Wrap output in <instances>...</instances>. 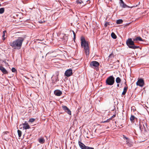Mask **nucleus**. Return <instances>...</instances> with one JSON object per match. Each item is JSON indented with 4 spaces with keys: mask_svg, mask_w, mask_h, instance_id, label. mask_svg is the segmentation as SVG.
I'll use <instances>...</instances> for the list:
<instances>
[{
    "mask_svg": "<svg viewBox=\"0 0 149 149\" xmlns=\"http://www.w3.org/2000/svg\"><path fill=\"white\" fill-rule=\"evenodd\" d=\"M24 39L22 37H19L18 38L12 42H11L10 46L15 49H19L21 48Z\"/></svg>",
    "mask_w": 149,
    "mask_h": 149,
    "instance_id": "nucleus-1",
    "label": "nucleus"
},
{
    "mask_svg": "<svg viewBox=\"0 0 149 149\" xmlns=\"http://www.w3.org/2000/svg\"><path fill=\"white\" fill-rule=\"evenodd\" d=\"M81 45L82 48L84 49V52L86 55L89 54V47L88 42L85 40L83 36L81 37Z\"/></svg>",
    "mask_w": 149,
    "mask_h": 149,
    "instance_id": "nucleus-2",
    "label": "nucleus"
},
{
    "mask_svg": "<svg viewBox=\"0 0 149 149\" xmlns=\"http://www.w3.org/2000/svg\"><path fill=\"white\" fill-rule=\"evenodd\" d=\"M126 44L129 48L135 49L139 48V47L134 45V41H132L131 38H129L126 41Z\"/></svg>",
    "mask_w": 149,
    "mask_h": 149,
    "instance_id": "nucleus-3",
    "label": "nucleus"
},
{
    "mask_svg": "<svg viewBox=\"0 0 149 149\" xmlns=\"http://www.w3.org/2000/svg\"><path fill=\"white\" fill-rule=\"evenodd\" d=\"M115 82V79L113 76L109 77L106 79V84L109 85H113Z\"/></svg>",
    "mask_w": 149,
    "mask_h": 149,
    "instance_id": "nucleus-4",
    "label": "nucleus"
},
{
    "mask_svg": "<svg viewBox=\"0 0 149 149\" xmlns=\"http://www.w3.org/2000/svg\"><path fill=\"white\" fill-rule=\"evenodd\" d=\"M78 144L79 147L81 149H94L93 148L86 146L84 143L80 142L79 141H78Z\"/></svg>",
    "mask_w": 149,
    "mask_h": 149,
    "instance_id": "nucleus-5",
    "label": "nucleus"
},
{
    "mask_svg": "<svg viewBox=\"0 0 149 149\" xmlns=\"http://www.w3.org/2000/svg\"><path fill=\"white\" fill-rule=\"evenodd\" d=\"M145 83L144 80L142 78L138 79L137 82L136 83V85L141 87H143Z\"/></svg>",
    "mask_w": 149,
    "mask_h": 149,
    "instance_id": "nucleus-6",
    "label": "nucleus"
},
{
    "mask_svg": "<svg viewBox=\"0 0 149 149\" xmlns=\"http://www.w3.org/2000/svg\"><path fill=\"white\" fill-rule=\"evenodd\" d=\"M99 63L97 61H93L91 62L90 66L92 68L98 67L99 66Z\"/></svg>",
    "mask_w": 149,
    "mask_h": 149,
    "instance_id": "nucleus-7",
    "label": "nucleus"
},
{
    "mask_svg": "<svg viewBox=\"0 0 149 149\" xmlns=\"http://www.w3.org/2000/svg\"><path fill=\"white\" fill-rule=\"evenodd\" d=\"M72 74V70L71 69L67 70L65 72V74L67 77H69L71 76Z\"/></svg>",
    "mask_w": 149,
    "mask_h": 149,
    "instance_id": "nucleus-8",
    "label": "nucleus"
},
{
    "mask_svg": "<svg viewBox=\"0 0 149 149\" xmlns=\"http://www.w3.org/2000/svg\"><path fill=\"white\" fill-rule=\"evenodd\" d=\"M62 108L63 110H64L68 114L70 115L71 114V111L67 107L63 105L62 106Z\"/></svg>",
    "mask_w": 149,
    "mask_h": 149,
    "instance_id": "nucleus-9",
    "label": "nucleus"
},
{
    "mask_svg": "<svg viewBox=\"0 0 149 149\" xmlns=\"http://www.w3.org/2000/svg\"><path fill=\"white\" fill-rule=\"evenodd\" d=\"M22 125H23V127L24 129L26 130L30 128V126L26 122H25L24 123H23Z\"/></svg>",
    "mask_w": 149,
    "mask_h": 149,
    "instance_id": "nucleus-10",
    "label": "nucleus"
},
{
    "mask_svg": "<svg viewBox=\"0 0 149 149\" xmlns=\"http://www.w3.org/2000/svg\"><path fill=\"white\" fill-rule=\"evenodd\" d=\"M120 6H121L123 8H126L127 7V8H130V7L127 5L126 4H125L123 0H120Z\"/></svg>",
    "mask_w": 149,
    "mask_h": 149,
    "instance_id": "nucleus-11",
    "label": "nucleus"
},
{
    "mask_svg": "<svg viewBox=\"0 0 149 149\" xmlns=\"http://www.w3.org/2000/svg\"><path fill=\"white\" fill-rule=\"evenodd\" d=\"M54 94L57 96H60L62 94V92L59 90H56L54 91Z\"/></svg>",
    "mask_w": 149,
    "mask_h": 149,
    "instance_id": "nucleus-12",
    "label": "nucleus"
},
{
    "mask_svg": "<svg viewBox=\"0 0 149 149\" xmlns=\"http://www.w3.org/2000/svg\"><path fill=\"white\" fill-rule=\"evenodd\" d=\"M0 70L4 74H7L8 73V71L3 67L1 66H0Z\"/></svg>",
    "mask_w": 149,
    "mask_h": 149,
    "instance_id": "nucleus-13",
    "label": "nucleus"
},
{
    "mask_svg": "<svg viewBox=\"0 0 149 149\" xmlns=\"http://www.w3.org/2000/svg\"><path fill=\"white\" fill-rule=\"evenodd\" d=\"M133 40L135 42H137L139 41H143L142 39L139 36H138L135 38L133 39Z\"/></svg>",
    "mask_w": 149,
    "mask_h": 149,
    "instance_id": "nucleus-14",
    "label": "nucleus"
},
{
    "mask_svg": "<svg viewBox=\"0 0 149 149\" xmlns=\"http://www.w3.org/2000/svg\"><path fill=\"white\" fill-rule=\"evenodd\" d=\"M52 83L55 84L56 81L58 80V76H53V77L52 78Z\"/></svg>",
    "mask_w": 149,
    "mask_h": 149,
    "instance_id": "nucleus-15",
    "label": "nucleus"
},
{
    "mask_svg": "<svg viewBox=\"0 0 149 149\" xmlns=\"http://www.w3.org/2000/svg\"><path fill=\"white\" fill-rule=\"evenodd\" d=\"M128 88V87L127 86H125L124 89H123V91L122 93V95H124L125 94L127 91V90Z\"/></svg>",
    "mask_w": 149,
    "mask_h": 149,
    "instance_id": "nucleus-16",
    "label": "nucleus"
},
{
    "mask_svg": "<svg viewBox=\"0 0 149 149\" xmlns=\"http://www.w3.org/2000/svg\"><path fill=\"white\" fill-rule=\"evenodd\" d=\"M45 140L43 138H40L39 139V142L41 143H43L45 142Z\"/></svg>",
    "mask_w": 149,
    "mask_h": 149,
    "instance_id": "nucleus-17",
    "label": "nucleus"
},
{
    "mask_svg": "<svg viewBox=\"0 0 149 149\" xmlns=\"http://www.w3.org/2000/svg\"><path fill=\"white\" fill-rule=\"evenodd\" d=\"M116 82L118 84L121 81V80L120 77H117V78H116Z\"/></svg>",
    "mask_w": 149,
    "mask_h": 149,
    "instance_id": "nucleus-18",
    "label": "nucleus"
},
{
    "mask_svg": "<svg viewBox=\"0 0 149 149\" xmlns=\"http://www.w3.org/2000/svg\"><path fill=\"white\" fill-rule=\"evenodd\" d=\"M123 22V20L121 19H119L117 20L116 21V23L117 24H121Z\"/></svg>",
    "mask_w": 149,
    "mask_h": 149,
    "instance_id": "nucleus-19",
    "label": "nucleus"
},
{
    "mask_svg": "<svg viewBox=\"0 0 149 149\" xmlns=\"http://www.w3.org/2000/svg\"><path fill=\"white\" fill-rule=\"evenodd\" d=\"M135 118V117L134 116L132 115L130 118V120L132 122H134V120Z\"/></svg>",
    "mask_w": 149,
    "mask_h": 149,
    "instance_id": "nucleus-20",
    "label": "nucleus"
},
{
    "mask_svg": "<svg viewBox=\"0 0 149 149\" xmlns=\"http://www.w3.org/2000/svg\"><path fill=\"white\" fill-rule=\"evenodd\" d=\"M111 37L113 39H116L117 36L114 33L112 32L111 34Z\"/></svg>",
    "mask_w": 149,
    "mask_h": 149,
    "instance_id": "nucleus-21",
    "label": "nucleus"
},
{
    "mask_svg": "<svg viewBox=\"0 0 149 149\" xmlns=\"http://www.w3.org/2000/svg\"><path fill=\"white\" fill-rule=\"evenodd\" d=\"M3 35H2V37L3 38V40H4L5 39V36H6V31H4L3 32Z\"/></svg>",
    "mask_w": 149,
    "mask_h": 149,
    "instance_id": "nucleus-22",
    "label": "nucleus"
},
{
    "mask_svg": "<svg viewBox=\"0 0 149 149\" xmlns=\"http://www.w3.org/2000/svg\"><path fill=\"white\" fill-rule=\"evenodd\" d=\"M5 11V8H0V14L3 13Z\"/></svg>",
    "mask_w": 149,
    "mask_h": 149,
    "instance_id": "nucleus-23",
    "label": "nucleus"
},
{
    "mask_svg": "<svg viewBox=\"0 0 149 149\" xmlns=\"http://www.w3.org/2000/svg\"><path fill=\"white\" fill-rule=\"evenodd\" d=\"M17 132L19 137H20L22 135V132L20 130H18Z\"/></svg>",
    "mask_w": 149,
    "mask_h": 149,
    "instance_id": "nucleus-24",
    "label": "nucleus"
},
{
    "mask_svg": "<svg viewBox=\"0 0 149 149\" xmlns=\"http://www.w3.org/2000/svg\"><path fill=\"white\" fill-rule=\"evenodd\" d=\"M35 119L33 118H31L29 119V122L31 123H32L35 121Z\"/></svg>",
    "mask_w": 149,
    "mask_h": 149,
    "instance_id": "nucleus-25",
    "label": "nucleus"
},
{
    "mask_svg": "<svg viewBox=\"0 0 149 149\" xmlns=\"http://www.w3.org/2000/svg\"><path fill=\"white\" fill-rule=\"evenodd\" d=\"M110 120V119H108L104 121L103 122H101L100 123L109 122V121Z\"/></svg>",
    "mask_w": 149,
    "mask_h": 149,
    "instance_id": "nucleus-26",
    "label": "nucleus"
},
{
    "mask_svg": "<svg viewBox=\"0 0 149 149\" xmlns=\"http://www.w3.org/2000/svg\"><path fill=\"white\" fill-rule=\"evenodd\" d=\"M12 71L13 72H15L16 71V70L15 68H13L12 69Z\"/></svg>",
    "mask_w": 149,
    "mask_h": 149,
    "instance_id": "nucleus-27",
    "label": "nucleus"
},
{
    "mask_svg": "<svg viewBox=\"0 0 149 149\" xmlns=\"http://www.w3.org/2000/svg\"><path fill=\"white\" fill-rule=\"evenodd\" d=\"M109 22H106L105 24H104V26L105 27H107L108 25H109Z\"/></svg>",
    "mask_w": 149,
    "mask_h": 149,
    "instance_id": "nucleus-28",
    "label": "nucleus"
},
{
    "mask_svg": "<svg viewBox=\"0 0 149 149\" xmlns=\"http://www.w3.org/2000/svg\"><path fill=\"white\" fill-rule=\"evenodd\" d=\"M123 138L124 139H126V140H127L128 139V138L127 137H126V136L124 135H123Z\"/></svg>",
    "mask_w": 149,
    "mask_h": 149,
    "instance_id": "nucleus-29",
    "label": "nucleus"
},
{
    "mask_svg": "<svg viewBox=\"0 0 149 149\" xmlns=\"http://www.w3.org/2000/svg\"><path fill=\"white\" fill-rule=\"evenodd\" d=\"M77 3H79V4H81V2H82V1H77Z\"/></svg>",
    "mask_w": 149,
    "mask_h": 149,
    "instance_id": "nucleus-30",
    "label": "nucleus"
},
{
    "mask_svg": "<svg viewBox=\"0 0 149 149\" xmlns=\"http://www.w3.org/2000/svg\"><path fill=\"white\" fill-rule=\"evenodd\" d=\"M76 34L74 35L73 39H74V41H75V38H76Z\"/></svg>",
    "mask_w": 149,
    "mask_h": 149,
    "instance_id": "nucleus-31",
    "label": "nucleus"
},
{
    "mask_svg": "<svg viewBox=\"0 0 149 149\" xmlns=\"http://www.w3.org/2000/svg\"><path fill=\"white\" fill-rule=\"evenodd\" d=\"M126 142H127V143H128L129 142V138H128V139L127 140Z\"/></svg>",
    "mask_w": 149,
    "mask_h": 149,
    "instance_id": "nucleus-32",
    "label": "nucleus"
},
{
    "mask_svg": "<svg viewBox=\"0 0 149 149\" xmlns=\"http://www.w3.org/2000/svg\"><path fill=\"white\" fill-rule=\"evenodd\" d=\"M112 54H110L109 56V58H110L111 56H112Z\"/></svg>",
    "mask_w": 149,
    "mask_h": 149,
    "instance_id": "nucleus-33",
    "label": "nucleus"
},
{
    "mask_svg": "<svg viewBox=\"0 0 149 149\" xmlns=\"http://www.w3.org/2000/svg\"><path fill=\"white\" fill-rule=\"evenodd\" d=\"M72 32L73 33V34L74 35L76 34L75 33V32H74L73 31H72Z\"/></svg>",
    "mask_w": 149,
    "mask_h": 149,
    "instance_id": "nucleus-34",
    "label": "nucleus"
},
{
    "mask_svg": "<svg viewBox=\"0 0 149 149\" xmlns=\"http://www.w3.org/2000/svg\"><path fill=\"white\" fill-rule=\"evenodd\" d=\"M87 2L88 3H90V1L89 0H88L87 1Z\"/></svg>",
    "mask_w": 149,
    "mask_h": 149,
    "instance_id": "nucleus-35",
    "label": "nucleus"
},
{
    "mask_svg": "<svg viewBox=\"0 0 149 149\" xmlns=\"http://www.w3.org/2000/svg\"><path fill=\"white\" fill-rule=\"evenodd\" d=\"M119 84H117V86L118 87H119Z\"/></svg>",
    "mask_w": 149,
    "mask_h": 149,
    "instance_id": "nucleus-36",
    "label": "nucleus"
},
{
    "mask_svg": "<svg viewBox=\"0 0 149 149\" xmlns=\"http://www.w3.org/2000/svg\"><path fill=\"white\" fill-rule=\"evenodd\" d=\"M117 61L119 62V60H117Z\"/></svg>",
    "mask_w": 149,
    "mask_h": 149,
    "instance_id": "nucleus-37",
    "label": "nucleus"
}]
</instances>
